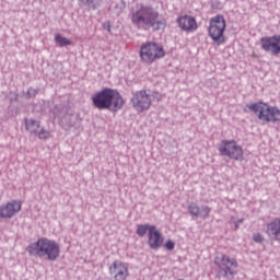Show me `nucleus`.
<instances>
[{
  "label": "nucleus",
  "instance_id": "nucleus-1",
  "mask_svg": "<svg viewBox=\"0 0 280 280\" xmlns=\"http://www.w3.org/2000/svg\"><path fill=\"white\" fill-rule=\"evenodd\" d=\"M161 14L151 5L141 4L139 9L131 12L133 27L141 32H161L167 27V20L160 18Z\"/></svg>",
  "mask_w": 280,
  "mask_h": 280
},
{
  "label": "nucleus",
  "instance_id": "nucleus-2",
  "mask_svg": "<svg viewBox=\"0 0 280 280\" xmlns=\"http://www.w3.org/2000/svg\"><path fill=\"white\" fill-rule=\"evenodd\" d=\"M92 104L98 110H109L110 113H119L124 108L126 101L119 91L104 88L92 95Z\"/></svg>",
  "mask_w": 280,
  "mask_h": 280
},
{
  "label": "nucleus",
  "instance_id": "nucleus-3",
  "mask_svg": "<svg viewBox=\"0 0 280 280\" xmlns=\"http://www.w3.org/2000/svg\"><path fill=\"white\" fill-rule=\"evenodd\" d=\"M26 252L31 257H39L46 261H58L60 257V244L47 237H40L35 243H31L26 247Z\"/></svg>",
  "mask_w": 280,
  "mask_h": 280
},
{
  "label": "nucleus",
  "instance_id": "nucleus-4",
  "mask_svg": "<svg viewBox=\"0 0 280 280\" xmlns=\"http://www.w3.org/2000/svg\"><path fill=\"white\" fill-rule=\"evenodd\" d=\"M246 108H249L252 113L257 115L260 121H266L267 124H277V121H280V109L277 106H270V104L259 101L247 104Z\"/></svg>",
  "mask_w": 280,
  "mask_h": 280
},
{
  "label": "nucleus",
  "instance_id": "nucleus-5",
  "mask_svg": "<svg viewBox=\"0 0 280 280\" xmlns=\"http://www.w3.org/2000/svg\"><path fill=\"white\" fill-rule=\"evenodd\" d=\"M215 266H218L217 277H223V279H233L237 275V259L226 255L221 254L214 260Z\"/></svg>",
  "mask_w": 280,
  "mask_h": 280
},
{
  "label": "nucleus",
  "instance_id": "nucleus-6",
  "mask_svg": "<svg viewBox=\"0 0 280 280\" xmlns=\"http://www.w3.org/2000/svg\"><path fill=\"white\" fill-rule=\"evenodd\" d=\"M152 98L161 102V94L159 92L150 94L145 90H140L133 93L131 104L138 113H143V110H149L150 106H152Z\"/></svg>",
  "mask_w": 280,
  "mask_h": 280
},
{
  "label": "nucleus",
  "instance_id": "nucleus-7",
  "mask_svg": "<svg viewBox=\"0 0 280 280\" xmlns=\"http://www.w3.org/2000/svg\"><path fill=\"white\" fill-rule=\"evenodd\" d=\"M140 58L142 62L152 65L154 60H161V58H165V50L163 49V46L154 42H147L140 47Z\"/></svg>",
  "mask_w": 280,
  "mask_h": 280
},
{
  "label": "nucleus",
  "instance_id": "nucleus-8",
  "mask_svg": "<svg viewBox=\"0 0 280 280\" xmlns=\"http://www.w3.org/2000/svg\"><path fill=\"white\" fill-rule=\"evenodd\" d=\"M226 30V20L224 15L218 14L210 19L208 34L213 43L222 45L224 43V31Z\"/></svg>",
  "mask_w": 280,
  "mask_h": 280
},
{
  "label": "nucleus",
  "instance_id": "nucleus-9",
  "mask_svg": "<svg viewBox=\"0 0 280 280\" xmlns=\"http://www.w3.org/2000/svg\"><path fill=\"white\" fill-rule=\"evenodd\" d=\"M219 152L221 156H229V159L234 161H242L244 159V151H242V147L237 145L235 140H223L219 145Z\"/></svg>",
  "mask_w": 280,
  "mask_h": 280
},
{
  "label": "nucleus",
  "instance_id": "nucleus-10",
  "mask_svg": "<svg viewBox=\"0 0 280 280\" xmlns=\"http://www.w3.org/2000/svg\"><path fill=\"white\" fill-rule=\"evenodd\" d=\"M260 47L262 51L271 54V56H280V34L261 37Z\"/></svg>",
  "mask_w": 280,
  "mask_h": 280
},
{
  "label": "nucleus",
  "instance_id": "nucleus-11",
  "mask_svg": "<svg viewBox=\"0 0 280 280\" xmlns=\"http://www.w3.org/2000/svg\"><path fill=\"white\" fill-rule=\"evenodd\" d=\"M109 275L114 280H127L130 276L128 271V264L121 260H115L109 267Z\"/></svg>",
  "mask_w": 280,
  "mask_h": 280
},
{
  "label": "nucleus",
  "instance_id": "nucleus-12",
  "mask_svg": "<svg viewBox=\"0 0 280 280\" xmlns=\"http://www.w3.org/2000/svg\"><path fill=\"white\" fill-rule=\"evenodd\" d=\"M21 211V201H10L0 206V220H10Z\"/></svg>",
  "mask_w": 280,
  "mask_h": 280
},
{
  "label": "nucleus",
  "instance_id": "nucleus-13",
  "mask_svg": "<svg viewBox=\"0 0 280 280\" xmlns=\"http://www.w3.org/2000/svg\"><path fill=\"white\" fill-rule=\"evenodd\" d=\"M187 211L189 215H191L192 220L196 218H201L202 220H207L211 214V207L209 206H198V203L191 201L187 205Z\"/></svg>",
  "mask_w": 280,
  "mask_h": 280
},
{
  "label": "nucleus",
  "instance_id": "nucleus-14",
  "mask_svg": "<svg viewBox=\"0 0 280 280\" xmlns=\"http://www.w3.org/2000/svg\"><path fill=\"white\" fill-rule=\"evenodd\" d=\"M163 242H165V237L161 231H159L156 226L151 228L150 232L148 233L149 248H151V250H159V248L163 246Z\"/></svg>",
  "mask_w": 280,
  "mask_h": 280
},
{
  "label": "nucleus",
  "instance_id": "nucleus-15",
  "mask_svg": "<svg viewBox=\"0 0 280 280\" xmlns=\"http://www.w3.org/2000/svg\"><path fill=\"white\" fill-rule=\"evenodd\" d=\"M178 27L182 32H196L198 30V22L191 15H182L177 19Z\"/></svg>",
  "mask_w": 280,
  "mask_h": 280
},
{
  "label": "nucleus",
  "instance_id": "nucleus-16",
  "mask_svg": "<svg viewBox=\"0 0 280 280\" xmlns=\"http://www.w3.org/2000/svg\"><path fill=\"white\" fill-rule=\"evenodd\" d=\"M266 234L272 242H280V218H276L267 223Z\"/></svg>",
  "mask_w": 280,
  "mask_h": 280
},
{
  "label": "nucleus",
  "instance_id": "nucleus-17",
  "mask_svg": "<svg viewBox=\"0 0 280 280\" xmlns=\"http://www.w3.org/2000/svg\"><path fill=\"white\" fill-rule=\"evenodd\" d=\"M79 5L86 10H96L102 5V0H79Z\"/></svg>",
  "mask_w": 280,
  "mask_h": 280
},
{
  "label": "nucleus",
  "instance_id": "nucleus-18",
  "mask_svg": "<svg viewBox=\"0 0 280 280\" xmlns=\"http://www.w3.org/2000/svg\"><path fill=\"white\" fill-rule=\"evenodd\" d=\"M25 127L31 135H36V132H38V128H40V121L32 118H25Z\"/></svg>",
  "mask_w": 280,
  "mask_h": 280
},
{
  "label": "nucleus",
  "instance_id": "nucleus-19",
  "mask_svg": "<svg viewBox=\"0 0 280 280\" xmlns=\"http://www.w3.org/2000/svg\"><path fill=\"white\" fill-rule=\"evenodd\" d=\"M152 228H155V225L140 224L137 226L136 233H137L138 237H144L145 233H148V231L150 233Z\"/></svg>",
  "mask_w": 280,
  "mask_h": 280
},
{
  "label": "nucleus",
  "instance_id": "nucleus-20",
  "mask_svg": "<svg viewBox=\"0 0 280 280\" xmlns=\"http://www.w3.org/2000/svg\"><path fill=\"white\" fill-rule=\"evenodd\" d=\"M55 42L57 43V45H59V47H67V46L71 45V40L67 37H63L60 34H57L55 36Z\"/></svg>",
  "mask_w": 280,
  "mask_h": 280
},
{
  "label": "nucleus",
  "instance_id": "nucleus-21",
  "mask_svg": "<svg viewBox=\"0 0 280 280\" xmlns=\"http://www.w3.org/2000/svg\"><path fill=\"white\" fill-rule=\"evenodd\" d=\"M38 139L42 140H47L49 139V137H51V133L48 130L42 129L38 133H37Z\"/></svg>",
  "mask_w": 280,
  "mask_h": 280
},
{
  "label": "nucleus",
  "instance_id": "nucleus-22",
  "mask_svg": "<svg viewBox=\"0 0 280 280\" xmlns=\"http://www.w3.org/2000/svg\"><path fill=\"white\" fill-rule=\"evenodd\" d=\"M253 240L256 242V244H261V242H264L266 238L260 233H254Z\"/></svg>",
  "mask_w": 280,
  "mask_h": 280
},
{
  "label": "nucleus",
  "instance_id": "nucleus-23",
  "mask_svg": "<svg viewBox=\"0 0 280 280\" xmlns=\"http://www.w3.org/2000/svg\"><path fill=\"white\" fill-rule=\"evenodd\" d=\"M164 246L166 250H174V248L176 247V244L172 240H168L165 242Z\"/></svg>",
  "mask_w": 280,
  "mask_h": 280
},
{
  "label": "nucleus",
  "instance_id": "nucleus-24",
  "mask_svg": "<svg viewBox=\"0 0 280 280\" xmlns=\"http://www.w3.org/2000/svg\"><path fill=\"white\" fill-rule=\"evenodd\" d=\"M27 97H36L38 95V90L30 88L26 92Z\"/></svg>",
  "mask_w": 280,
  "mask_h": 280
},
{
  "label": "nucleus",
  "instance_id": "nucleus-25",
  "mask_svg": "<svg viewBox=\"0 0 280 280\" xmlns=\"http://www.w3.org/2000/svg\"><path fill=\"white\" fill-rule=\"evenodd\" d=\"M103 27H104V30H106L107 32H110V22H105V23L103 24Z\"/></svg>",
  "mask_w": 280,
  "mask_h": 280
},
{
  "label": "nucleus",
  "instance_id": "nucleus-26",
  "mask_svg": "<svg viewBox=\"0 0 280 280\" xmlns=\"http://www.w3.org/2000/svg\"><path fill=\"white\" fill-rule=\"evenodd\" d=\"M244 222V219H240L237 221L234 222V226L235 229H240V224H242Z\"/></svg>",
  "mask_w": 280,
  "mask_h": 280
}]
</instances>
